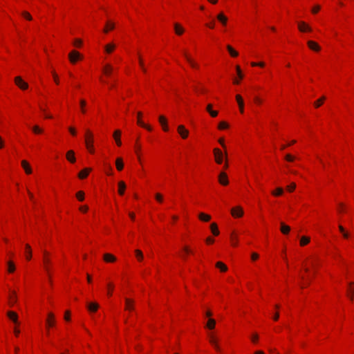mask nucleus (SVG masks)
<instances>
[{
  "label": "nucleus",
  "instance_id": "nucleus-1",
  "mask_svg": "<svg viewBox=\"0 0 354 354\" xmlns=\"http://www.w3.org/2000/svg\"><path fill=\"white\" fill-rule=\"evenodd\" d=\"M93 133L89 130H87L85 135V142L86 148L89 150L91 153H93L94 151L93 147Z\"/></svg>",
  "mask_w": 354,
  "mask_h": 354
},
{
  "label": "nucleus",
  "instance_id": "nucleus-2",
  "mask_svg": "<svg viewBox=\"0 0 354 354\" xmlns=\"http://www.w3.org/2000/svg\"><path fill=\"white\" fill-rule=\"evenodd\" d=\"M48 252L47 251H44V257H43V263H44V268L47 272V274L50 276V265H51V261L48 257Z\"/></svg>",
  "mask_w": 354,
  "mask_h": 354
},
{
  "label": "nucleus",
  "instance_id": "nucleus-3",
  "mask_svg": "<svg viewBox=\"0 0 354 354\" xmlns=\"http://www.w3.org/2000/svg\"><path fill=\"white\" fill-rule=\"evenodd\" d=\"M214 154L215 157V160L218 164H221L223 160L224 155L223 152L218 148H215L214 149Z\"/></svg>",
  "mask_w": 354,
  "mask_h": 354
},
{
  "label": "nucleus",
  "instance_id": "nucleus-4",
  "mask_svg": "<svg viewBox=\"0 0 354 354\" xmlns=\"http://www.w3.org/2000/svg\"><path fill=\"white\" fill-rule=\"evenodd\" d=\"M70 62L75 64L78 59H82V55L76 50L71 51L68 55Z\"/></svg>",
  "mask_w": 354,
  "mask_h": 354
},
{
  "label": "nucleus",
  "instance_id": "nucleus-5",
  "mask_svg": "<svg viewBox=\"0 0 354 354\" xmlns=\"http://www.w3.org/2000/svg\"><path fill=\"white\" fill-rule=\"evenodd\" d=\"M15 82L16 85L22 90H26L28 88V84L25 82L19 76H17L15 78Z\"/></svg>",
  "mask_w": 354,
  "mask_h": 354
},
{
  "label": "nucleus",
  "instance_id": "nucleus-6",
  "mask_svg": "<svg viewBox=\"0 0 354 354\" xmlns=\"http://www.w3.org/2000/svg\"><path fill=\"white\" fill-rule=\"evenodd\" d=\"M183 54L187 60V62L189 64V65L194 68H198V65L194 62V60L188 55L186 51H183Z\"/></svg>",
  "mask_w": 354,
  "mask_h": 354
},
{
  "label": "nucleus",
  "instance_id": "nucleus-7",
  "mask_svg": "<svg viewBox=\"0 0 354 354\" xmlns=\"http://www.w3.org/2000/svg\"><path fill=\"white\" fill-rule=\"evenodd\" d=\"M231 214L234 217H241L243 215V209L238 206L231 209Z\"/></svg>",
  "mask_w": 354,
  "mask_h": 354
},
{
  "label": "nucleus",
  "instance_id": "nucleus-8",
  "mask_svg": "<svg viewBox=\"0 0 354 354\" xmlns=\"http://www.w3.org/2000/svg\"><path fill=\"white\" fill-rule=\"evenodd\" d=\"M298 28L302 32H310L312 30L311 28L304 21L298 22Z\"/></svg>",
  "mask_w": 354,
  "mask_h": 354
},
{
  "label": "nucleus",
  "instance_id": "nucleus-9",
  "mask_svg": "<svg viewBox=\"0 0 354 354\" xmlns=\"http://www.w3.org/2000/svg\"><path fill=\"white\" fill-rule=\"evenodd\" d=\"M218 182L222 185H227L229 183L226 173L222 171L218 175Z\"/></svg>",
  "mask_w": 354,
  "mask_h": 354
},
{
  "label": "nucleus",
  "instance_id": "nucleus-10",
  "mask_svg": "<svg viewBox=\"0 0 354 354\" xmlns=\"http://www.w3.org/2000/svg\"><path fill=\"white\" fill-rule=\"evenodd\" d=\"M178 132L183 139L187 138L189 135L188 130H187L183 125H179L178 127Z\"/></svg>",
  "mask_w": 354,
  "mask_h": 354
},
{
  "label": "nucleus",
  "instance_id": "nucleus-11",
  "mask_svg": "<svg viewBox=\"0 0 354 354\" xmlns=\"http://www.w3.org/2000/svg\"><path fill=\"white\" fill-rule=\"evenodd\" d=\"M8 318L15 324H19L18 315L14 311H8L7 313Z\"/></svg>",
  "mask_w": 354,
  "mask_h": 354
},
{
  "label": "nucleus",
  "instance_id": "nucleus-12",
  "mask_svg": "<svg viewBox=\"0 0 354 354\" xmlns=\"http://www.w3.org/2000/svg\"><path fill=\"white\" fill-rule=\"evenodd\" d=\"M236 100L239 104L240 112L243 113L244 112V102L243 98L240 95H236Z\"/></svg>",
  "mask_w": 354,
  "mask_h": 354
},
{
  "label": "nucleus",
  "instance_id": "nucleus-13",
  "mask_svg": "<svg viewBox=\"0 0 354 354\" xmlns=\"http://www.w3.org/2000/svg\"><path fill=\"white\" fill-rule=\"evenodd\" d=\"M307 44L308 47L313 50L319 51L320 50V46L318 45V44L313 41H308Z\"/></svg>",
  "mask_w": 354,
  "mask_h": 354
},
{
  "label": "nucleus",
  "instance_id": "nucleus-14",
  "mask_svg": "<svg viewBox=\"0 0 354 354\" xmlns=\"http://www.w3.org/2000/svg\"><path fill=\"white\" fill-rule=\"evenodd\" d=\"M21 166L27 174H30L32 173V169L26 160H24L21 161Z\"/></svg>",
  "mask_w": 354,
  "mask_h": 354
},
{
  "label": "nucleus",
  "instance_id": "nucleus-15",
  "mask_svg": "<svg viewBox=\"0 0 354 354\" xmlns=\"http://www.w3.org/2000/svg\"><path fill=\"white\" fill-rule=\"evenodd\" d=\"M216 18L223 26H226L227 17L223 14V12H220L217 15Z\"/></svg>",
  "mask_w": 354,
  "mask_h": 354
},
{
  "label": "nucleus",
  "instance_id": "nucleus-16",
  "mask_svg": "<svg viewBox=\"0 0 354 354\" xmlns=\"http://www.w3.org/2000/svg\"><path fill=\"white\" fill-rule=\"evenodd\" d=\"M66 159L71 163H74L76 160L75 157V152L73 150H69L66 153Z\"/></svg>",
  "mask_w": 354,
  "mask_h": 354
},
{
  "label": "nucleus",
  "instance_id": "nucleus-17",
  "mask_svg": "<svg viewBox=\"0 0 354 354\" xmlns=\"http://www.w3.org/2000/svg\"><path fill=\"white\" fill-rule=\"evenodd\" d=\"M91 171V168H85L78 174V177L80 179H84L87 177L89 172Z\"/></svg>",
  "mask_w": 354,
  "mask_h": 354
},
{
  "label": "nucleus",
  "instance_id": "nucleus-18",
  "mask_svg": "<svg viewBox=\"0 0 354 354\" xmlns=\"http://www.w3.org/2000/svg\"><path fill=\"white\" fill-rule=\"evenodd\" d=\"M120 135H121V131L120 130H115L113 133V137H114V139L115 140V142H116V144L118 146H121L122 145V142H121V140H120Z\"/></svg>",
  "mask_w": 354,
  "mask_h": 354
},
{
  "label": "nucleus",
  "instance_id": "nucleus-19",
  "mask_svg": "<svg viewBox=\"0 0 354 354\" xmlns=\"http://www.w3.org/2000/svg\"><path fill=\"white\" fill-rule=\"evenodd\" d=\"M209 342L214 346V347L215 348V349L217 351H220V347L217 344V340L216 339V338L212 334H209Z\"/></svg>",
  "mask_w": 354,
  "mask_h": 354
},
{
  "label": "nucleus",
  "instance_id": "nucleus-20",
  "mask_svg": "<svg viewBox=\"0 0 354 354\" xmlns=\"http://www.w3.org/2000/svg\"><path fill=\"white\" fill-rule=\"evenodd\" d=\"M174 30L178 35H181L185 31L184 28L178 23L174 24Z\"/></svg>",
  "mask_w": 354,
  "mask_h": 354
},
{
  "label": "nucleus",
  "instance_id": "nucleus-21",
  "mask_svg": "<svg viewBox=\"0 0 354 354\" xmlns=\"http://www.w3.org/2000/svg\"><path fill=\"white\" fill-rule=\"evenodd\" d=\"M48 326H53L55 324V316L52 313H48V319L46 320Z\"/></svg>",
  "mask_w": 354,
  "mask_h": 354
},
{
  "label": "nucleus",
  "instance_id": "nucleus-22",
  "mask_svg": "<svg viewBox=\"0 0 354 354\" xmlns=\"http://www.w3.org/2000/svg\"><path fill=\"white\" fill-rule=\"evenodd\" d=\"M114 28H115V24L112 21H108L106 23L105 28L104 29V32L105 33H107L109 30L114 29Z\"/></svg>",
  "mask_w": 354,
  "mask_h": 354
},
{
  "label": "nucleus",
  "instance_id": "nucleus-23",
  "mask_svg": "<svg viewBox=\"0 0 354 354\" xmlns=\"http://www.w3.org/2000/svg\"><path fill=\"white\" fill-rule=\"evenodd\" d=\"M125 309L128 310H131L133 309V301L126 298L125 299Z\"/></svg>",
  "mask_w": 354,
  "mask_h": 354
},
{
  "label": "nucleus",
  "instance_id": "nucleus-24",
  "mask_svg": "<svg viewBox=\"0 0 354 354\" xmlns=\"http://www.w3.org/2000/svg\"><path fill=\"white\" fill-rule=\"evenodd\" d=\"M126 189V185L124 182L120 181L118 182V193L120 195H123L124 193V191Z\"/></svg>",
  "mask_w": 354,
  "mask_h": 354
},
{
  "label": "nucleus",
  "instance_id": "nucleus-25",
  "mask_svg": "<svg viewBox=\"0 0 354 354\" xmlns=\"http://www.w3.org/2000/svg\"><path fill=\"white\" fill-rule=\"evenodd\" d=\"M115 48V44L110 43L104 46V50L106 53H111Z\"/></svg>",
  "mask_w": 354,
  "mask_h": 354
},
{
  "label": "nucleus",
  "instance_id": "nucleus-26",
  "mask_svg": "<svg viewBox=\"0 0 354 354\" xmlns=\"http://www.w3.org/2000/svg\"><path fill=\"white\" fill-rule=\"evenodd\" d=\"M280 230L283 234H288L290 231V227L288 225H286L284 223L281 222Z\"/></svg>",
  "mask_w": 354,
  "mask_h": 354
},
{
  "label": "nucleus",
  "instance_id": "nucleus-27",
  "mask_svg": "<svg viewBox=\"0 0 354 354\" xmlns=\"http://www.w3.org/2000/svg\"><path fill=\"white\" fill-rule=\"evenodd\" d=\"M113 71V67L110 64H106L103 68V72L107 76H110Z\"/></svg>",
  "mask_w": 354,
  "mask_h": 354
},
{
  "label": "nucleus",
  "instance_id": "nucleus-28",
  "mask_svg": "<svg viewBox=\"0 0 354 354\" xmlns=\"http://www.w3.org/2000/svg\"><path fill=\"white\" fill-rule=\"evenodd\" d=\"M88 310L90 312H95L99 308V305L97 303H89L87 305Z\"/></svg>",
  "mask_w": 354,
  "mask_h": 354
},
{
  "label": "nucleus",
  "instance_id": "nucleus-29",
  "mask_svg": "<svg viewBox=\"0 0 354 354\" xmlns=\"http://www.w3.org/2000/svg\"><path fill=\"white\" fill-rule=\"evenodd\" d=\"M104 260L106 262H114L116 258L113 254L106 253L104 255Z\"/></svg>",
  "mask_w": 354,
  "mask_h": 354
},
{
  "label": "nucleus",
  "instance_id": "nucleus-30",
  "mask_svg": "<svg viewBox=\"0 0 354 354\" xmlns=\"http://www.w3.org/2000/svg\"><path fill=\"white\" fill-rule=\"evenodd\" d=\"M210 229H211L212 234L214 236H218L219 234V230H218V226L215 223H212L210 225Z\"/></svg>",
  "mask_w": 354,
  "mask_h": 354
},
{
  "label": "nucleus",
  "instance_id": "nucleus-31",
  "mask_svg": "<svg viewBox=\"0 0 354 354\" xmlns=\"http://www.w3.org/2000/svg\"><path fill=\"white\" fill-rule=\"evenodd\" d=\"M215 326L216 321L214 319L209 318L206 324V327L209 330H212L214 328Z\"/></svg>",
  "mask_w": 354,
  "mask_h": 354
},
{
  "label": "nucleus",
  "instance_id": "nucleus-32",
  "mask_svg": "<svg viewBox=\"0 0 354 354\" xmlns=\"http://www.w3.org/2000/svg\"><path fill=\"white\" fill-rule=\"evenodd\" d=\"M26 257L27 260H30L32 258V250L31 248L28 244H26Z\"/></svg>",
  "mask_w": 354,
  "mask_h": 354
},
{
  "label": "nucleus",
  "instance_id": "nucleus-33",
  "mask_svg": "<svg viewBox=\"0 0 354 354\" xmlns=\"http://www.w3.org/2000/svg\"><path fill=\"white\" fill-rule=\"evenodd\" d=\"M115 165L117 169L121 171L124 167L122 159L121 158H118L115 161Z\"/></svg>",
  "mask_w": 354,
  "mask_h": 354
},
{
  "label": "nucleus",
  "instance_id": "nucleus-34",
  "mask_svg": "<svg viewBox=\"0 0 354 354\" xmlns=\"http://www.w3.org/2000/svg\"><path fill=\"white\" fill-rule=\"evenodd\" d=\"M198 218L200 220L205 221V222H207V221H210V219H211V216L205 213H200L198 215Z\"/></svg>",
  "mask_w": 354,
  "mask_h": 354
},
{
  "label": "nucleus",
  "instance_id": "nucleus-35",
  "mask_svg": "<svg viewBox=\"0 0 354 354\" xmlns=\"http://www.w3.org/2000/svg\"><path fill=\"white\" fill-rule=\"evenodd\" d=\"M216 266L221 270L222 272H225L227 270V266L222 262L218 261L216 263Z\"/></svg>",
  "mask_w": 354,
  "mask_h": 354
},
{
  "label": "nucleus",
  "instance_id": "nucleus-36",
  "mask_svg": "<svg viewBox=\"0 0 354 354\" xmlns=\"http://www.w3.org/2000/svg\"><path fill=\"white\" fill-rule=\"evenodd\" d=\"M8 271L10 272V273H12L15 272V266L14 264V263L11 261H8Z\"/></svg>",
  "mask_w": 354,
  "mask_h": 354
},
{
  "label": "nucleus",
  "instance_id": "nucleus-37",
  "mask_svg": "<svg viewBox=\"0 0 354 354\" xmlns=\"http://www.w3.org/2000/svg\"><path fill=\"white\" fill-rule=\"evenodd\" d=\"M135 254H136V257L137 259L139 261H141L143 260L144 256H143V254H142L141 250H135Z\"/></svg>",
  "mask_w": 354,
  "mask_h": 354
},
{
  "label": "nucleus",
  "instance_id": "nucleus-38",
  "mask_svg": "<svg viewBox=\"0 0 354 354\" xmlns=\"http://www.w3.org/2000/svg\"><path fill=\"white\" fill-rule=\"evenodd\" d=\"M227 49L229 51V53L231 55V56H232V57H237L238 56V55H239L238 53L235 50H234L231 46L227 45Z\"/></svg>",
  "mask_w": 354,
  "mask_h": 354
},
{
  "label": "nucleus",
  "instance_id": "nucleus-39",
  "mask_svg": "<svg viewBox=\"0 0 354 354\" xmlns=\"http://www.w3.org/2000/svg\"><path fill=\"white\" fill-rule=\"evenodd\" d=\"M310 242V238L307 236H302L300 239V245L301 246L306 245Z\"/></svg>",
  "mask_w": 354,
  "mask_h": 354
},
{
  "label": "nucleus",
  "instance_id": "nucleus-40",
  "mask_svg": "<svg viewBox=\"0 0 354 354\" xmlns=\"http://www.w3.org/2000/svg\"><path fill=\"white\" fill-rule=\"evenodd\" d=\"M12 295L10 297V306H12L14 304L16 303L17 301V298H16V293L15 292H12Z\"/></svg>",
  "mask_w": 354,
  "mask_h": 354
},
{
  "label": "nucleus",
  "instance_id": "nucleus-41",
  "mask_svg": "<svg viewBox=\"0 0 354 354\" xmlns=\"http://www.w3.org/2000/svg\"><path fill=\"white\" fill-rule=\"evenodd\" d=\"M325 100V97L323 96L321 98H319V100H317V101L315 102L314 104H315V107H319L324 102V101Z\"/></svg>",
  "mask_w": 354,
  "mask_h": 354
},
{
  "label": "nucleus",
  "instance_id": "nucleus-42",
  "mask_svg": "<svg viewBox=\"0 0 354 354\" xmlns=\"http://www.w3.org/2000/svg\"><path fill=\"white\" fill-rule=\"evenodd\" d=\"M283 193V189L281 187H278L275 191L272 192L274 196H280Z\"/></svg>",
  "mask_w": 354,
  "mask_h": 354
},
{
  "label": "nucleus",
  "instance_id": "nucleus-43",
  "mask_svg": "<svg viewBox=\"0 0 354 354\" xmlns=\"http://www.w3.org/2000/svg\"><path fill=\"white\" fill-rule=\"evenodd\" d=\"M76 197L80 201H82L84 199V193L82 191H80L76 194Z\"/></svg>",
  "mask_w": 354,
  "mask_h": 354
},
{
  "label": "nucleus",
  "instance_id": "nucleus-44",
  "mask_svg": "<svg viewBox=\"0 0 354 354\" xmlns=\"http://www.w3.org/2000/svg\"><path fill=\"white\" fill-rule=\"evenodd\" d=\"M21 15L28 21H31L32 19V16L26 11L22 12Z\"/></svg>",
  "mask_w": 354,
  "mask_h": 354
},
{
  "label": "nucleus",
  "instance_id": "nucleus-45",
  "mask_svg": "<svg viewBox=\"0 0 354 354\" xmlns=\"http://www.w3.org/2000/svg\"><path fill=\"white\" fill-rule=\"evenodd\" d=\"M138 124L140 126L147 129L148 131H151L152 130V128L150 126L145 124L142 120H138Z\"/></svg>",
  "mask_w": 354,
  "mask_h": 354
},
{
  "label": "nucleus",
  "instance_id": "nucleus-46",
  "mask_svg": "<svg viewBox=\"0 0 354 354\" xmlns=\"http://www.w3.org/2000/svg\"><path fill=\"white\" fill-rule=\"evenodd\" d=\"M32 131L37 134L41 133L43 131V130L41 129H40L37 125L32 127Z\"/></svg>",
  "mask_w": 354,
  "mask_h": 354
},
{
  "label": "nucleus",
  "instance_id": "nucleus-47",
  "mask_svg": "<svg viewBox=\"0 0 354 354\" xmlns=\"http://www.w3.org/2000/svg\"><path fill=\"white\" fill-rule=\"evenodd\" d=\"M220 129H224L228 128V124L225 122H221L218 125Z\"/></svg>",
  "mask_w": 354,
  "mask_h": 354
},
{
  "label": "nucleus",
  "instance_id": "nucleus-48",
  "mask_svg": "<svg viewBox=\"0 0 354 354\" xmlns=\"http://www.w3.org/2000/svg\"><path fill=\"white\" fill-rule=\"evenodd\" d=\"M81 110L82 113H85L84 106H86V101L84 100H81L80 102Z\"/></svg>",
  "mask_w": 354,
  "mask_h": 354
},
{
  "label": "nucleus",
  "instance_id": "nucleus-49",
  "mask_svg": "<svg viewBox=\"0 0 354 354\" xmlns=\"http://www.w3.org/2000/svg\"><path fill=\"white\" fill-rule=\"evenodd\" d=\"M352 285H354V283H349V286H351ZM348 290H349V291L351 292V296H350V299H351V300H353V295H354V289H353V288H352L351 287H350Z\"/></svg>",
  "mask_w": 354,
  "mask_h": 354
},
{
  "label": "nucleus",
  "instance_id": "nucleus-50",
  "mask_svg": "<svg viewBox=\"0 0 354 354\" xmlns=\"http://www.w3.org/2000/svg\"><path fill=\"white\" fill-rule=\"evenodd\" d=\"M296 187V185L294 183H292L290 185L287 186V189L289 192H292Z\"/></svg>",
  "mask_w": 354,
  "mask_h": 354
},
{
  "label": "nucleus",
  "instance_id": "nucleus-51",
  "mask_svg": "<svg viewBox=\"0 0 354 354\" xmlns=\"http://www.w3.org/2000/svg\"><path fill=\"white\" fill-rule=\"evenodd\" d=\"M285 159L287 160V161H289V162H292L294 160H295V157L292 156V155L290 154H286V156H285Z\"/></svg>",
  "mask_w": 354,
  "mask_h": 354
},
{
  "label": "nucleus",
  "instance_id": "nucleus-52",
  "mask_svg": "<svg viewBox=\"0 0 354 354\" xmlns=\"http://www.w3.org/2000/svg\"><path fill=\"white\" fill-rule=\"evenodd\" d=\"M155 197H156V199L157 200V201H158L159 203L162 202L163 198H162V196L160 194L157 193L156 194Z\"/></svg>",
  "mask_w": 354,
  "mask_h": 354
},
{
  "label": "nucleus",
  "instance_id": "nucleus-53",
  "mask_svg": "<svg viewBox=\"0 0 354 354\" xmlns=\"http://www.w3.org/2000/svg\"><path fill=\"white\" fill-rule=\"evenodd\" d=\"M158 120H159V122H160V123L161 124H164L165 122H167V119H166V118H165V116H163V115H160V116H159Z\"/></svg>",
  "mask_w": 354,
  "mask_h": 354
},
{
  "label": "nucleus",
  "instance_id": "nucleus-54",
  "mask_svg": "<svg viewBox=\"0 0 354 354\" xmlns=\"http://www.w3.org/2000/svg\"><path fill=\"white\" fill-rule=\"evenodd\" d=\"M236 72H237V74H238L239 77L241 79H242L243 78V75H242L241 70L240 67L239 66H236Z\"/></svg>",
  "mask_w": 354,
  "mask_h": 354
},
{
  "label": "nucleus",
  "instance_id": "nucleus-55",
  "mask_svg": "<svg viewBox=\"0 0 354 354\" xmlns=\"http://www.w3.org/2000/svg\"><path fill=\"white\" fill-rule=\"evenodd\" d=\"M82 41L80 39H76L74 41V45L77 47H79L82 45Z\"/></svg>",
  "mask_w": 354,
  "mask_h": 354
},
{
  "label": "nucleus",
  "instance_id": "nucleus-56",
  "mask_svg": "<svg viewBox=\"0 0 354 354\" xmlns=\"http://www.w3.org/2000/svg\"><path fill=\"white\" fill-rule=\"evenodd\" d=\"M251 65L252 66H261V67H263L265 66V64L263 62H259V63L252 62V63H251Z\"/></svg>",
  "mask_w": 354,
  "mask_h": 354
},
{
  "label": "nucleus",
  "instance_id": "nucleus-57",
  "mask_svg": "<svg viewBox=\"0 0 354 354\" xmlns=\"http://www.w3.org/2000/svg\"><path fill=\"white\" fill-rule=\"evenodd\" d=\"M320 10V6L317 5L315 6H314L312 9V12L313 13L315 14L317 13L319 10Z\"/></svg>",
  "mask_w": 354,
  "mask_h": 354
},
{
  "label": "nucleus",
  "instance_id": "nucleus-58",
  "mask_svg": "<svg viewBox=\"0 0 354 354\" xmlns=\"http://www.w3.org/2000/svg\"><path fill=\"white\" fill-rule=\"evenodd\" d=\"M108 288L109 290L108 291V295L111 296L112 295L111 290L113 288V285L111 283L108 284Z\"/></svg>",
  "mask_w": 354,
  "mask_h": 354
},
{
  "label": "nucleus",
  "instance_id": "nucleus-59",
  "mask_svg": "<svg viewBox=\"0 0 354 354\" xmlns=\"http://www.w3.org/2000/svg\"><path fill=\"white\" fill-rule=\"evenodd\" d=\"M68 131H70V133L73 135V136H75L76 135V131L75 129V128L72 127H70L68 128Z\"/></svg>",
  "mask_w": 354,
  "mask_h": 354
},
{
  "label": "nucleus",
  "instance_id": "nucleus-60",
  "mask_svg": "<svg viewBox=\"0 0 354 354\" xmlns=\"http://www.w3.org/2000/svg\"><path fill=\"white\" fill-rule=\"evenodd\" d=\"M64 319L66 321L70 320V311H68V310L66 311L65 315H64Z\"/></svg>",
  "mask_w": 354,
  "mask_h": 354
},
{
  "label": "nucleus",
  "instance_id": "nucleus-61",
  "mask_svg": "<svg viewBox=\"0 0 354 354\" xmlns=\"http://www.w3.org/2000/svg\"><path fill=\"white\" fill-rule=\"evenodd\" d=\"M53 75L54 80H55V83L57 84H59V79H58L57 75L55 72H53Z\"/></svg>",
  "mask_w": 354,
  "mask_h": 354
},
{
  "label": "nucleus",
  "instance_id": "nucleus-62",
  "mask_svg": "<svg viewBox=\"0 0 354 354\" xmlns=\"http://www.w3.org/2000/svg\"><path fill=\"white\" fill-rule=\"evenodd\" d=\"M251 258L253 261H255L259 258V255L258 254L253 252L251 255Z\"/></svg>",
  "mask_w": 354,
  "mask_h": 354
},
{
  "label": "nucleus",
  "instance_id": "nucleus-63",
  "mask_svg": "<svg viewBox=\"0 0 354 354\" xmlns=\"http://www.w3.org/2000/svg\"><path fill=\"white\" fill-rule=\"evenodd\" d=\"M88 207L86 205L81 206L80 207V210L83 212H86L88 210Z\"/></svg>",
  "mask_w": 354,
  "mask_h": 354
},
{
  "label": "nucleus",
  "instance_id": "nucleus-64",
  "mask_svg": "<svg viewBox=\"0 0 354 354\" xmlns=\"http://www.w3.org/2000/svg\"><path fill=\"white\" fill-rule=\"evenodd\" d=\"M209 113L210 114V115L212 117H214V118L217 116V115H218V112L216 111H213V110H212Z\"/></svg>",
  "mask_w": 354,
  "mask_h": 354
}]
</instances>
